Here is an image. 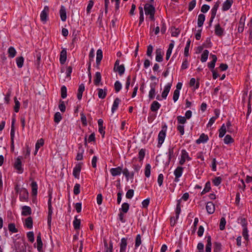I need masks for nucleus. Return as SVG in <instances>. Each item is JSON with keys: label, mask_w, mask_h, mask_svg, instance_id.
Here are the masks:
<instances>
[{"label": "nucleus", "mask_w": 252, "mask_h": 252, "mask_svg": "<svg viewBox=\"0 0 252 252\" xmlns=\"http://www.w3.org/2000/svg\"><path fill=\"white\" fill-rule=\"evenodd\" d=\"M167 126L166 125H164L162 126L161 130L159 131L158 134V143L157 147L160 148L163 144L164 139L166 136V133L167 131Z\"/></svg>", "instance_id": "f257e3e1"}, {"label": "nucleus", "mask_w": 252, "mask_h": 252, "mask_svg": "<svg viewBox=\"0 0 252 252\" xmlns=\"http://www.w3.org/2000/svg\"><path fill=\"white\" fill-rule=\"evenodd\" d=\"M52 200V193H49V199L48 201V213L47 216V223L49 227H51V220H52V215L53 213L52 207L51 204Z\"/></svg>", "instance_id": "f03ea898"}, {"label": "nucleus", "mask_w": 252, "mask_h": 252, "mask_svg": "<svg viewBox=\"0 0 252 252\" xmlns=\"http://www.w3.org/2000/svg\"><path fill=\"white\" fill-rule=\"evenodd\" d=\"M15 123V118H13L12 119L11 131H10V140H11V146L10 148L12 151H14V139L15 136V127L14 125Z\"/></svg>", "instance_id": "7ed1b4c3"}, {"label": "nucleus", "mask_w": 252, "mask_h": 252, "mask_svg": "<svg viewBox=\"0 0 252 252\" xmlns=\"http://www.w3.org/2000/svg\"><path fill=\"white\" fill-rule=\"evenodd\" d=\"M49 12V7L48 6H45L43 10L40 14V20L44 23L48 20V14Z\"/></svg>", "instance_id": "20e7f679"}, {"label": "nucleus", "mask_w": 252, "mask_h": 252, "mask_svg": "<svg viewBox=\"0 0 252 252\" xmlns=\"http://www.w3.org/2000/svg\"><path fill=\"white\" fill-rule=\"evenodd\" d=\"M19 195L20 201H28L29 199V192L26 189L22 188L20 189Z\"/></svg>", "instance_id": "39448f33"}, {"label": "nucleus", "mask_w": 252, "mask_h": 252, "mask_svg": "<svg viewBox=\"0 0 252 252\" xmlns=\"http://www.w3.org/2000/svg\"><path fill=\"white\" fill-rule=\"evenodd\" d=\"M144 9L145 10V13L146 15H148L151 14H155L156 9L153 5L151 4L150 3H146L144 5Z\"/></svg>", "instance_id": "423d86ee"}, {"label": "nucleus", "mask_w": 252, "mask_h": 252, "mask_svg": "<svg viewBox=\"0 0 252 252\" xmlns=\"http://www.w3.org/2000/svg\"><path fill=\"white\" fill-rule=\"evenodd\" d=\"M184 170V168L182 166H178L174 171V174L175 175V178L174 181L175 182H178L179 181V178L182 175Z\"/></svg>", "instance_id": "0eeeda50"}, {"label": "nucleus", "mask_w": 252, "mask_h": 252, "mask_svg": "<svg viewBox=\"0 0 252 252\" xmlns=\"http://www.w3.org/2000/svg\"><path fill=\"white\" fill-rule=\"evenodd\" d=\"M246 19V16L245 14H242L238 23V32L239 33L243 32L245 27V23Z\"/></svg>", "instance_id": "6e6552de"}, {"label": "nucleus", "mask_w": 252, "mask_h": 252, "mask_svg": "<svg viewBox=\"0 0 252 252\" xmlns=\"http://www.w3.org/2000/svg\"><path fill=\"white\" fill-rule=\"evenodd\" d=\"M14 167L17 170L18 173L21 174L24 172V169L22 166V162L19 157L17 158Z\"/></svg>", "instance_id": "1a4fd4ad"}, {"label": "nucleus", "mask_w": 252, "mask_h": 252, "mask_svg": "<svg viewBox=\"0 0 252 252\" xmlns=\"http://www.w3.org/2000/svg\"><path fill=\"white\" fill-rule=\"evenodd\" d=\"M41 56V52L38 50H35V53H34V58L36 59L34 61V64L37 68H39L40 67Z\"/></svg>", "instance_id": "9d476101"}, {"label": "nucleus", "mask_w": 252, "mask_h": 252, "mask_svg": "<svg viewBox=\"0 0 252 252\" xmlns=\"http://www.w3.org/2000/svg\"><path fill=\"white\" fill-rule=\"evenodd\" d=\"M82 163H78L73 168V175L75 178H79V175L82 168Z\"/></svg>", "instance_id": "9b49d317"}, {"label": "nucleus", "mask_w": 252, "mask_h": 252, "mask_svg": "<svg viewBox=\"0 0 252 252\" xmlns=\"http://www.w3.org/2000/svg\"><path fill=\"white\" fill-rule=\"evenodd\" d=\"M67 59V52L66 49H62L60 53V62L61 64H63L65 63Z\"/></svg>", "instance_id": "f8f14e48"}, {"label": "nucleus", "mask_w": 252, "mask_h": 252, "mask_svg": "<svg viewBox=\"0 0 252 252\" xmlns=\"http://www.w3.org/2000/svg\"><path fill=\"white\" fill-rule=\"evenodd\" d=\"M206 209L209 214H212L215 210V204L211 201H209L206 203Z\"/></svg>", "instance_id": "ddd939ff"}, {"label": "nucleus", "mask_w": 252, "mask_h": 252, "mask_svg": "<svg viewBox=\"0 0 252 252\" xmlns=\"http://www.w3.org/2000/svg\"><path fill=\"white\" fill-rule=\"evenodd\" d=\"M36 243H37V249L38 252H43L42 250L43 243L41 240V233H39L37 234L36 238Z\"/></svg>", "instance_id": "4468645a"}, {"label": "nucleus", "mask_w": 252, "mask_h": 252, "mask_svg": "<svg viewBox=\"0 0 252 252\" xmlns=\"http://www.w3.org/2000/svg\"><path fill=\"white\" fill-rule=\"evenodd\" d=\"M103 58L102 51L101 49H98L96 51V66L97 68H99V66L100 64L101 61Z\"/></svg>", "instance_id": "2eb2a0df"}, {"label": "nucleus", "mask_w": 252, "mask_h": 252, "mask_svg": "<svg viewBox=\"0 0 252 252\" xmlns=\"http://www.w3.org/2000/svg\"><path fill=\"white\" fill-rule=\"evenodd\" d=\"M215 33L216 35L219 37H221L223 35L224 30L220 27L219 24L215 25Z\"/></svg>", "instance_id": "dca6fc26"}, {"label": "nucleus", "mask_w": 252, "mask_h": 252, "mask_svg": "<svg viewBox=\"0 0 252 252\" xmlns=\"http://www.w3.org/2000/svg\"><path fill=\"white\" fill-rule=\"evenodd\" d=\"M110 172L113 176L120 175L122 172V167L118 166L116 168H112L110 170Z\"/></svg>", "instance_id": "f3484780"}, {"label": "nucleus", "mask_w": 252, "mask_h": 252, "mask_svg": "<svg viewBox=\"0 0 252 252\" xmlns=\"http://www.w3.org/2000/svg\"><path fill=\"white\" fill-rule=\"evenodd\" d=\"M233 3V0H226L222 4V10L224 11L229 10Z\"/></svg>", "instance_id": "a211bd4d"}, {"label": "nucleus", "mask_w": 252, "mask_h": 252, "mask_svg": "<svg viewBox=\"0 0 252 252\" xmlns=\"http://www.w3.org/2000/svg\"><path fill=\"white\" fill-rule=\"evenodd\" d=\"M171 87V84L168 83L164 87V90L161 94V97L163 99H166L167 96L170 90V88Z\"/></svg>", "instance_id": "6ab92c4d"}, {"label": "nucleus", "mask_w": 252, "mask_h": 252, "mask_svg": "<svg viewBox=\"0 0 252 252\" xmlns=\"http://www.w3.org/2000/svg\"><path fill=\"white\" fill-rule=\"evenodd\" d=\"M98 91V96L99 98L104 99L105 98L107 95V89L105 88L104 89L98 88L97 89Z\"/></svg>", "instance_id": "aec40b11"}, {"label": "nucleus", "mask_w": 252, "mask_h": 252, "mask_svg": "<svg viewBox=\"0 0 252 252\" xmlns=\"http://www.w3.org/2000/svg\"><path fill=\"white\" fill-rule=\"evenodd\" d=\"M156 61L157 62H161L163 61V54L161 49L158 48L156 50Z\"/></svg>", "instance_id": "412c9836"}, {"label": "nucleus", "mask_w": 252, "mask_h": 252, "mask_svg": "<svg viewBox=\"0 0 252 252\" xmlns=\"http://www.w3.org/2000/svg\"><path fill=\"white\" fill-rule=\"evenodd\" d=\"M208 139L209 138L207 135H206L204 133H202L199 138L196 140V143L199 144L201 143H206Z\"/></svg>", "instance_id": "4be33fe9"}, {"label": "nucleus", "mask_w": 252, "mask_h": 252, "mask_svg": "<svg viewBox=\"0 0 252 252\" xmlns=\"http://www.w3.org/2000/svg\"><path fill=\"white\" fill-rule=\"evenodd\" d=\"M22 215L23 216H27L32 214V209L30 207L28 206H24L22 208Z\"/></svg>", "instance_id": "5701e85b"}, {"label": "nucleus", "mask_w": 252, "mask_h": 252, "mask_svg": "<svg viewBox=\"0 0 252 252\" xmlns=\"http://www.w3.org/2000/svg\"><path fill=\"white\" fill-rule=\"evenodd\" d=\"M101 81V75L99 72H96L95 74L94 83L96 86L100 85Z\"/></svg>", "instance_id": "b1692460"}, {"label": "nucleus", "mask_w": 252, "mask_h": 252, "mask_svg": "<svg viewBox=\"0 0 252 252\" xmlns=\"http://www.w3.org/2000/svg\"><path fill=\"white\" fill-rule=\"evenodd\" d=\"M60 15L62 21H65L66 20V12L65 7L62 5L60 10Z\"/></svg>", "instance_id": "393cba45"}, {"label": "nucleus", "mask_w": 252, "mask_h": 252, "mask_svg": "<svg viewBox=\"0 0 252 252\" xmlns=\"http://www.w3.org/2000/svg\"><path fill=\"white\" fill-rule=\"evenodd\" d=\"M127 246V238H123L120 243V252H125Z\"/></svg>", "instance_id": "a878e982"}, {"label": "nucleus", "mask_w": 252, "mask_h": 252, "mask_svg": "<svg viewBox=\"0 0 252 252\" xmlns=\"http://www.w3.org/2000/svg\"><path fill=\"white\" fill-rule=\"evenodd\" d=\"M24 226L29 229H31L32 228L33 220L31 217H29L26 219L24 223Z\"/></svg>", "instance_id": "bb28decb"}, {"label": "nucleus", "mask_w": 252, "mask_h": 252, "mask_svg": "<svg viewBox=\"0 0 252 252\" xmlns=\"http://www.w3.org/2000/svg\"><path fill=\"white\" fill-rule=\"evenodd\" d=\"M85 91V85L84 84H81L79 85L77 93V98L81 100L82 97L83 92Z\"/></svg>", "instance_id": "cd10ccee"}, {"label": "nucleus", "mask_w": 252, "mask_h": 252, "mask_svg": "<svg viewBox=\"0 0 252 252\" xmlns=\"http://www.w3.org/2000/svg\"><path fill=\"white\" fill-rule=\"evenodd\" d=\"M160 106V104L158 101H154L151 105L150 109L153 112H157Z\"/></svg>", "instance_id": "c85d7f7f"}, {"label": "nucleus", "mask_w": 252, "mask_h": 252, "mask_svg": "<svg viewBox=\"0 0 252 252\" xmlns=\"http://www.w3.org/2000/svg\"><path fill=\"white\" fill-rule=\"evenodd\" d=\"M32 194V196H36L37 194L38 186L36 182L32 181L31 183Z\"/></svg>", "instance_id": "c756f323"}, {"label": "nucleus", "mask_w": 252, "mask_h": 252, "mask_svg": "<svg viewBox=\"0 0 252 252\" xmlns=\"http://www.w3.org/2000/svg\"><path fill=\"white\" fill-rule=\"evenodd\" d=\"M207 244L206 246V252H211L212 242L211 237L210 235L206 236Z\"/></svg>", "instance_id": "7c9ffc66"}, {"label": "nucleus", "mask_w": 252, "mask_h": 252, "mask_svg": "<svg viewBox=\"0 0 252 252\" xmlns=\"http://www.w3.org/2000/svg\"><path fill=\"white\" fill-rule=\"evenodd\" d=\"M205 16L203 14H200L198 17L197 25L198 27H201L205 21Z\"/></svg>", "instance_id": "2f4dec72"}, {"label": "nucleus", "mask_w": 252, "mask_h": 252, "mask_svg": "<svg viewBox=\"0 0 252 252\" xmlns=\"http://www.w3.org/2000/svg\"><path fill=\"white\" fill-rule=\"evenodd\" d=\"M121 100L119 98L117 97L115 99L111 109L112 113H114L118 109L119 104Z\"/></svg>", "instance_id": "473e14b6"}, {"label": "nucleus", "mask_w": 252, "mask_h": 252, "mask_svg": "<svg viewBox=\"0 0 252 252\" xmlns=\"http://www.w3.org/2000/svg\"><path fill=\"white\" fill-rule=\"evenodd\" d=\"M79 149L80 152H78L77 154L76 159L77 160H81L83 159V154L84 152V150L82 148V146L81 144H79Z\"/></svg>", "instance_id": "72a5a7b5"}, {"label": "nucleus", "mask_w": 252, "mask_h": 252, "mask_svg": "<svg viewBox=\"0 0 252 252\" xmlns=\"http://www.w3.org/2000/svg\"><path fill=\"white\" fill-rule=\"evenodd\" d=\"M16 51L15 49L12 47H10L8 49V57L10 58H13L16 54Z\"/></svg>", "instance_id": "f704fd0d"}, {"label": "nucleus", "mask_w": 252, "mask_h": 252, "mask_svg": "<svg viewBox=\"0 0 252 252\" xmlns=\"http://www.w3.org/2000/svg\"><path fill=\"white\" fill-rule=\"evenodd\" d=\"M24 58L23 56H20L19 57H17L16 59V62L17 66L19 68H21L23 67L24 64Z\"/></svg>", "instance_id": "c9c22d12"}, {"label": "nucleus", "mask_w": 252, "mask_h": 252, "mask_svg": "<svg viewBox=\"0 0 252 252\" xmlns=\"http://www.w3.org/2000/svg\"><path fill=\"white\" fill-rule=\"evenodd\" d=\"M129 208V205L128 203L125 202L122 204V207L120 209L121 212L123 213H126Z\"/></svg>", "instance_id": "e433bc0d"}, {"label": "nucleus", "mask_w": 252, "mask_h": 252, "mask_svg": "<svg viewBox=\"0 0 252 252\" xmlns=\"http://www.w3.org/2000/svg\"><path fill=\"white\" fill-rule=\"evenodd\" d=\"M209 52L207 50H205L201 55L200 61L202 63L206 62L208 59Z\"/></svg>", "instance_id": "4c0bfd02"}, {"label": "nucleus", "mask_w": 252, "mask_h": 252, "mask_svg": "<svg viewBox=\"0 0 252 252\" xmlns=\"http://www.w3.org/2000/svg\"><path fill=\"white\" fill-rule=\"evenodd\" d=\"M211 183L210 181H208L205 186V188H204L203 190L201 192V195L205 194L207 192H209L211 189Z\"/></svg>", "instance_id": "58836bf2"}, {"label": "nucleus", "mask_w": 252, "mask_h": 252, "mask_svg": "<svg viewBox=\"0 0 252 252\" xmlns=\"http://www.w3.org/2000/svg\"><path fill=\"white\" fill-rule=\"evenodd\" d=\"M44 145V140L42 138L39 139L35 144V150L34 152V155H36L37 151H38L40 146H42Z\"/></svg>", "instance_id": "ea45409f"}, {"label": "nucleus", "mask_w": 252, "mask_h": 252, "mask_svg": "<svg viewBox=\"0 0 252 252\" xmlns=\"http://www.w3.org/2000/svg\"><path fill=\"white\" fill-rule=\"evenodd\" d=\"M81 224V220L80 219L77 218V216L75 217L74 220L73 222L74 228L75 230H78L80 228Z\"/></svg>", "instance_id": "a19ab883"}, {"label": "nucleus", "mask_w": 252, "mask_h": 252, "mask_svg": "<svg viewBox=\"0 0 252 252\" xmlns=\"http://www.w3.org/2000/svg\"><path fill=\"white\" fill-rule=\"evenodd\" d=\"M181 199L178 200L176 208V219L178 220L179 218V214L181 213V209L180 206Z\"/></svg>", "instance_id": "79ce46f5"}, {"label": "nucleus", "mask_w": 252, "mask_h": 252, "mask_svg": "<svg viewBox=\"0 0 252 252\" xmlns=\"http://www.w3.org/2000/svg\"><path fill=\"white\" fill-rule=\"evenodd\" d=\"M226 131V128L224 124H223L219 129L220 138H222L224 136Z\"/></svg>", "instance_id": "37998d69"}, {"label": "nucleus", "mask_w": 252, "mask_h": 252, "mask_svg": "<svg viewBox=\"0 0 252 252\" xmlns=\"http://www.w3.org/2000/svg\"><path fill=\"white\" fill-rule=\"evenodd\" d=\"M189 84L190 87H193L195 85V89H197L199 87V83L198 82L196 83V80L194 78L190 79Z\"/></svg>", "instance_id": "c03bdc74"}, {"label": "nucleus", "mask_w": 252, "mask_h": 252, "mask_svg": "<svg viewBox=\"0 0 252 252\" xmlns=\"http://www.w3.org/2000/svg\"><path fill=\"white\" fill-rule=\"evenodd\" d=\"M151 165L149 163L146 164L145 168V175L146 177L149 178L151 175Z\"/></svg>", "instance_id": "a18cd8bd"}, {"label": "nucleus", "mask_w": 252, "mask_h": 252, "mask_svg": "<svg viewBox=\"0 0 252 252\" xmlns=\"http://www.w3.org/2000/svg\"><path fill=\"white\" fill-rule=\"evenodd\" d=\"M219 1L217 2L214 5L213 7L211 10V16L215 17L217 14V11L219 6Z\"/></svg>", "instance_id": "49530a36"}, {"label": "nucleus", "mask_w": 252, "mask_h": 252, "mask_svg": "<svg viewBox=\"0 0 252 252\" xmlns=\"http://www.w3.org/2000/svg\"><path fill=\"white\" fill-rule=\"evenodd\" d=\"M115 71H118L119 72V74L120 75H122L123 74L125 71V68L124 64H121L120 66H118L116 69Z\"/></svg>", "instance_id": "de8ad7c7"}, {"label": "nucleus", "mask_w": 252, "mask_h": 252, "mask_svg": "<svg viewBox=\"0 0 252 252\" xmlns=\"http://www.w3.org/2000/svg\"><path fill=\"white\" fill-rule=\"evenodd\" d=\"M223 140H224V143L226 144H230L234 142L233 139L232 138V137L230 135H228V134H227L225 136Z\"/></svg>", "instance_id": "09e8293b"}, {"label": "nucleus", "mask_w": 252, "mask_h": 252, "mask_svg": "<svg viewBox=\"0 0 252 252\" xmlns=\"http://www.w3.org/2000/svg\"><path fill=\"white\" fill-rule=\"evenodd\" d=\"M181 157L188 161H189L191 159V158L189 157L188 152L185 149H183L181 151Z\"/></svg>", "instance_id": "8fccbe9b"}, {"label": "nucleus", "mask_w": 252, "mask_h": 252, "mask_svg": "<svg viewBox=\"0 0 252 252\" xmlns=\"http://www.w3.org/2000/svg\"><path fill=\"white\" fill-rule=\"evenodd\" d=\"M191 41L190 39H189L188 41L187 42L186 47L185 48L184 50V55L185 57H188L189 55V48L190 47Z\"/></svg>", "instance_id": "3c124183"}, {"label": "nucleus", "mask_w": 252, "mask_h": 252, "mask_svg": "<svg viewBox=\"0 0 252 252\" xmlns=\"http://www.w3.org/2000/svg\"><path fill=\"white\" fill-rule=\"evenodd\" d=\"M221 250V244L219 242H215L214 252H220Z\"/></svg>", "instance_id": "603ef678"}, {"label": "nucleus", "mask_w": 252, "mask_h": 252, "mask_svg": "<svg viewBox=\"0 0 252 252\" xmlns=\"http://www.w3.org/2000/svg\"><path fill=\"white\" fill-rule=\"evenodd\" d=\"M61 97L63 99L65 98L67 96V89L65 86H63L61 89Z\"/></svg>", "instance_id": "864d4df0"}, {"label": "nucleus", "mask_w": 252, "mask_h": 252, "mask_svg": "<svg viewBox=\"0 0 252 252\" xmlns=\"http://www.w3.org/2000/svg\"><path fill=\"white\" fill-rule=\"evenodd\" d=\"M145 156V150L144 149H141L140 150L138 153V158L140 161H141L143 160Z\"/></svg>", "instance_id": "5fc2aeb1"}, {"label": "nucleus", "mask_w": 252, "mask_h": 252, "mask_svg": "<svg viewBox=\"0 0 252 252\" xmlns=\"http://www.w3.org/2000/svg\"><path fill=\"white\" fill-rule=\"evenodd\" d=\"M9 230L12 233H16L18 231V229L15 227V225L13 223H10L8 226Z\"/></svg>", "instance_id": "6e6d98bb"}, {"label": "nucleus", "mask_w": 252, "mask_h": 252, "mask_svg": "<svg viewBox=\"0 0 252 252\" xmlns=\"http://www.w3.org/2000/svg\"><path fill=\"white\" fill-rule=\"evenodd\" d=\"M238 220L243 228L247 227V221L246 219L241 217L238 219Z\"/></svg>", "instance_id": "4d7b16f0"}, {"label": "nucleus", "mask_w": 252, "mask_h": 252, "mask_svg": "<svg viewBox=\"0 0 252 252\" xmlns=\"http://www.w3.org/2000/svg\"><path fill=\"white\" fill-rule=\"evenodd\" d=\"M221 181L222 179L220 177H217L212 180V182L215 186H218L221 184Z\"/></svg>", "instance_id": "13d9d810"}, {"label": "nucleus", "mask_w": 252, "mask_h": 252, "mask_svg": "<svg viewBox=\"0 0 252 252\" xmlns=\"http://www.w3.org/2000/svg\"><path fill=\"white\" fill-rule=\"evenodd\" d=\"M203 46L205 48H211L212 46V43L211 41V38L208 37L206 38L205 41L203 44Z\"/></svg>", "instance_id": "bf43d9fd"}, {"label": "nucleus", "mask_w": 252, "mask_h": 252, "mask_svg": "<svg viewBox=\"0 0 252 252\" xmlns=\"http://www.w3.org/2000/svg\"><path fill=\"white\" fill-rule=\"evenodd\" d=\"M27 238L29 241L32 243H33L34 241V233L32 231H30L27 234Z\"/></svg>", "instance_id": "052dcab7"}, {"label": "nucleus", "mask_w": 252, "mask_h": 252, "mask_svg": "<svg viewBox=\"0 0 252 252\" xmlns=\"http://www.w3.org/2000/svg\"><path fill=\"white\" fill-rule=\"evenodd\" d=\"M226 128L227 127V131L229 133L234 132V129L232 128L231 123L230 121H228L226 124Z\"/></svg>", "instance_id": "680f3d73"}, {"label": "nucleus", "mask_w": 252, "mask_h": 252, "mask_svg": "<svg viewBox=\"0 0 252 252\" xmlns=\"http://www.w3.org/2000/svg\"><path fill=\"white\" fill-rule=\"evenodd\" d=\"M226 224V220L224 218L222 217L220 219V229L221 230H223L225 228V226Z\"/></svg>", "instance_id": "e2e57ef3"}, {"label": "nucleus", "mask_w": 252, "mask_h": 252, "mask_svg": "<svg viewBox=\"0 0 252 252\" xmlns=\"http://www.w3.org/2000/svg\"><path fill=\"white\" fill-rule=\"evenodd\" d=\"M114 88L116 93L119 92L122 89V84L119 81H116L114 84Z\"/></svg>", "instance_id": "0e129e2a"}, {"label": "nucleus", "mask_w": 252, "mask_h": 252, "mask_svg": "<svg viewBox=\"0 0 252 252\" xmlns=\"http://www.w3.org/2000/svg\"><path fill=\"white\" fill-rule=\"evenodd\" d=\"M62 117L60 112H56L54 115V122L59 123L62 120Z\"/></svg>", "instance_id": "69168bd1"}, {"label": "nucleus", "mask_w": 252, "mask_h": 252, "mask_svg": "<svg viewBox=\"0 0 252 252\" xmlns=\"http://www.w3.org/2000/svg\"><path fill=\"white\" fill-rule=\"evenodd\" d=\"M168 161H170L172 158L174 157V148L170 147L168 152Z\"/></svg>", "instance_id": "338daca9"}, {"label": "nucleus", "mask_w": 252, "mask_h": 252, "mask_svg": "<svg viewBox=\"0 0 252 252\" xmlns=\"http://www.w3.org/2000/svg\"><path fill=\"white\" fill-rule=\"evenodd\" d=\"M196 0H192L189 4L188 10L189 11H192L196 5Z\"/></svg>", "instance_id": "774afa93"}]
</instances>
